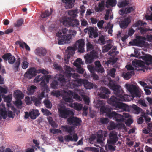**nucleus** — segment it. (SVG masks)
<instances>
[{"mask_svg": "<svg viewBox=\"0 0 152 152\" xmlns=\"http://www.w3.org/2000/svg\"><path fill=\"white\" fill-rule=\"evenodd\" d=\"M23 23V19L22 18L20 19L17 20L16 23L15 24V26L16 27H19L22 25Z\"/></svg>", "mask_w": 152, "mask_h": 152, "instance_id": "nucleus-52", "label": "nucleus"}, {"mask_svg": "<svg viewBox=\"0 0 152 152\" xmlns=\"http://www.w3.org/2000/svg\"><path fill=\"white\" fill-rule=\"evenodd\" d=\"M64 93L62 95V98L63 100L65 102H72L73 101V100L72 98V96L66 92L65 91H64Z\"/></svg>", "mask_w": 152, "mask_h": 152, "instance_id": "nucleus-19", "label": "nucleus"}, {"mask_svg": "<svg viewBox=\"0 0 152 152\" xmlns=\"http://www.w3.org/2000/svg\"><path fill=\"white\" fill-rule=\"evenodd\" d=\"M58 110L60 116L64 118H66L70 116H73L74 115L72 111L64 106H61L58 108Z\"/></svg>", "mask_w": 152, "mask_h": 152, "instance_id": "nucleus-5", "label": "nucleus"}, {"mask_svg": "<svg viewBox=\"0 0 152 152\" xmlns=\"http://www.w3.org/2000/svg\"><path fill=\"white\" fill-rule=\"evenodd\" d=\"M101 90V91L99 94V96L103 99H107L108 94H110L109 90L105 87H102Z\"/></svg>", "mask_w": 152, "mask_h": 152, "instance_id": "nucleus-15", "label": "nucleus"}, {"mask_svg": "<svg viewBox=\"0 0 152 152\" xmlns=\"http://www.w3.org/2000/svg\"><path fill=\"white\" fill-rule=\"evenodd\" d=\"M61 127L63 131L65 132H67L70 135H72V133L73 130L72 126H69L67 125H65L62 126Z\"/></svg>", "mask_w": 152, "mask_h": 152, "instance_id": "nucleus-25", "label": "nucleus"}, {"mask_svg": "<svg viewBox=\"0 0 152 152\" xmlns=\"http://www.w3.org/2000/svg\"><path fill=\"white\" fill-rule=\"evenodd\" d=\"M81 25L82 27H86L88 25V23L86 20L85 19H81Z\"/></svg>", "mask_w": 152, "mask_h": 152, "instance_id": "nucleus-64", "label": "nucleus"}, {"mask_svg": "<svg viewBox=\"0 0 152 152\" xmlns=\"http://www.w3.org/2000/svg\"><path fill=\"white\" fill-rule=\"evenodd\" d=\"M11 56V54L10 53H7L4 54L2 56V58L5 61H9Z\"/></svg>", "mask_w": 152, "mask_h": 152, "instance_id": "nucleus-46", "label": "nucleus"}, {"mask_svg": "<svg viewBox=\"0 0 152 152\" xmlns=\"http://www.w3.org/2000/svg\"><path fill=\"white\" fill-rule=\"evenodd\" d=\"M134 71H130L127 73H123L122 74L124 78L126 80H128L131 78L132 74H134Z\"/></svg>", "mask_w": 152, "mask_h": 152, "instance_id": "nucleus-35", "label": "nucleus"}, {"mask_svg": "<svg viewBox=\"0 0 152 152\" xmlns=\"http://www.w3.org/2000/svg\"><path fill=\"white\" fill-rule=\"evenodd\" d=\"M16 99H21L23 98L22 92L19 90H17L14 92Z\"/></svg>", "mask_w": 152, "mask_h": 152, "instance_id": "nucleus-32", "label": "nucleus"}, {"mask_svg": "<svg viewBox=\"0 0 152 152\" xmlns=\"http://www.w3.org/2000/svg\"><path fill=\"white\" fill-rule=\"evenodd\" d=\"M115 81L110 80H109L108 85L109 88L114 91V94H117L119 95L118 92H122L124 91L121 88L120 86L116 85L115 84Z\"/></svg>", "mask_w": 152, "mask_h": 152, "instance_id": "nucleus-10", "label": "nucleus"}, {"mask_svg": "<svg viewBox=\"0 0 152 152\" xmlns=\"http://www.w3.org/2000/svg\"><path fill=\"white\" fill-rule=\"evenodd\" d=\"M53 10L52 9H50V11L48 10H45L44 12H42L41 15L42 18H46L50 15L52 13Z\"/></svg>", "mask_w": 152, "mask_h": 152, "instance_id": "nucleus-26", "label": "nucleus"}, {"mask_svg": "<svg viewBox=\"0 0 152 152\" xmlns=\"http://www.w3.org/2000/svg\"><path fill=\"white\" fill-rule=\"evenodd\" d=\"M109 138L107 140V143L111 144H115L118 141V138L117 136V134L115 132H111L109 135Z\"/></svg>", "mask_w": 152, "mask_h": 152, "instance_id": "nucleus-12", "label": "nucleus"}, {"mask_svg": "<svg viewBox=\"0 0 152 152\" xmlns=\"http://www.w3.org/2000/svg\"><path fill=\"white\" fill-rule=\"evenodd\" d=\"M144 59L146 61V64L148 65H152V56L150 55H148L144 56Z\"/></svg>", "mask_w": 152, "mask_h": 152, "instance_id": "nucleus-28", "label": "nucleus"}, {"mask_svg": "<svg viewBox=\"0 0 152 152\" xmlns=\"http://www.w3.org/2000/svg\"><path fill=\"white\" fill-rule=\"evenodd\" d=\"M31 99L36 106H38L40 105L41 103V99L37 98L34 96L31 97Z\"/></svg>", "mask_w": 152, "mask_h": 152, "instance_id": "nucleus-37", "label": "nucleus"}, {"mask_svg": "<svg viewBox=\"0 0 152 152\" xmlns=\"http://www.w3.org/2000/svg\"><path fill=\"white\" fill-rule=\"evenodd\" d=\"M71 26L72 27L77 26L79 24V21L77 19H71Z\"/></svg>", "mask_w": 152, "mask_h": 152, "instance_id": "nucleus-45", "label": "nucleus"}, {"mask_svg": "<svg viewBox=\"0 0 152 152\" xmlns=\"http://www.w3.org/2000/svg\"><path fill=\"white\" fill-rule=\"evenodd\" d=\"M16 59L14 56L11 54L10 59L8 61V63L11 64H13L15 62Z\"/></svg>", "mask_w": 152, "mask_h": 152, "instance_id": "nucleus-59", "label": "nucleus"}, {"mask_svg": "<svg viewBox=\"0 0 152 152\" xmlns=\"http://www.w3.org/2000/svg\"><path fill=\"white\" fill-rule=\"evenodd\" d=\"M117 108L123 110L125 111L129 112L130 110V106L129 107L128 105L120 102Z\"/></svg>", "mask_w": 152, "mask_h": 152, "instance_id": "nucleus-21", "label": "nucleus"}, {"mask_svg": "<svg viewBox=\"0 0 152 152\" xmlns=\"http://www.w3.org/2000/svg\"><path fill=\"white\" fill-rule=\"evenodd\" d=\"M71 19L69 18H64L63 21V24L66 26L69 27L71 26Z\"/></svg>", "mask_w": 152, "mask_h": 152, "instance_id": "nucleus-34", "label": "nucleus"}, {"mask_svg": "<svg viewBox=\"0 0 152 152\" xmlns=\"http://www.w3.org/2000/svg\"><path fill=\"white\" fill-rule=\"evenodd\" d=\"M73 74L71 73H68L66 75L68 77V79H66L64 75L59 74L58 77H57V79L63 86L65 85L67 82H68L72 88L81 86L83 84L84 85L85 79H78L72 80V82H70V77Z\"/></svg>", "mask_w": 152, "mask_h": 152, "instance_id": "nucleus-3", "label": "nucleus"}, {"mask_svg": "<svg viewBox=\"0 0 152 152\" xmlns=\"http://www.w3.org/2000/svg\"><path fill=\"white\" fill-rule=\"evenodd\" d=\"M22 102L21 99H16L15 102V105L16 107L20 109H21L22 108Z\"/></svg>", "mask_w": 152, "mask_h": 152, "instance_id": "nucleus-43", "label": "nucleus"}, {"mask_svg": "<svg viewBox=\"0 0 152 152\" xmlns=\"http://www.w3.org/2000/svg\"><path fill=\"white\" fill-rule=\"evenodd\" d=\"M107 116L110 118H113L117 122H123L125 119L122 115L118 114L114 111L108 113Z\"/></svg>", "mask_w": 152, "mask_h": 152, "instance_id": "nucleus-9", "label": "nucleus"}, {"mask_svg": "<svg viewBox=\"0 0 152 152\" xmlns=\"http://www.w3.org/2000/svg\"><path fill=\"white\" fill-rule=\"evenodd\" d=\"M30 118L34 119L36 118L39 115V113L38 110H33L30 112Z\"/></svg>", "mask_w": 152, "mask_h": 152, "instance_id": "nucleus-27", "label": "nucleus"}, {"mask_svg": "<svg viewBox=\"0 0 152 152\" xmlns=\"http://www.w3.org/2000/svg\"><path fill=\"white\" fill-rule=\"evenodd\" d=\"M74 65L76 67V70L80 74H83V73L84 69L81 68V65L77 63H75Z\"/></svg>", "mask_w": 152, "mask_h": 152, "instance_id": "nucleus-36", "label": "nucleus"}, {"mask_svg": "<svg viewBox=\"0 0 152 152\" xmlns=\"http://www.w3.org/2000/svg\"><path fill=\"white\" fill-rule=\"evenodd\" d=\"M81 96L82 97L85 103L87 104H88L90 102L89 99L86 95H81Z\"/></svg>", "mask_w": 152, "mask_h": 152, "instance_id": "nucleus-49", "label": "nucleus"}, {"mask_svg": "<svg viewBox=\"0 0 152 152\" xmlns=\"http://www.w3.org/2000/svg\"><path fill=\"white\" fill-rule=\"evenodd\" d=\"M71 135H68L64 137V140L66 142H69L70 141H74L76 142L78 138V137L76 133H75L73 135V137L71 136Z\"/></svg>", "mask_w": 152, "mask_h": 152, "instance_id": "nucleus-20", "label": "nucleus"}, {"mask_svg": "<svg viewBox=\"0 0 152 152\" xmlns=\"http://www.w3.org/2000/svg\"><path fill=\"white\" fill-rule=\"evenodd\" d=\"M100 121L102 124H107L109 122V119L107 118H100Z\"/></svg>", "mask_w": 152, "mask_h": 152, "instance_id": "nucleus-63", "label": "nucleus"}, {"mask_svg": "<svg viewBox=\"0 0 152 152\" xmlns=\"http://www.w3.org/2000/svg\"><path fill=\"white\" fill-rule=\"evenodd\" d=\"M67 121L70 125L76 126H80L82 121L80 119L76 117H71L67 119Z\"/></svg>", "mask_w": 152, "mask_h": 152, "instance_id": "nucleus-13", "label": "nucleus"}, {"mask_svg": "<svg viewBox=\"0 0 152 152\" xmlns=\"http://www.w3.org/2000/svg\"><path fill=\"white\" fill-rule=\"evenodd\" d=\"M87 67L88 69L91 72V74L95 72L96 69L95 68L94 66L92 65H88L87 66Z\"/></svg>", "mask_w": 152, "mask_h": 152, "instance_id": "nucleus-54", "label": "nucleus"}, {"mask_svg": "<svg viewBox=\"0 0 152 152\" xmlns=\"http://www.w3.org/2000/svg\"><path fill=\"white\" fill-rule=\"evenodd\" d=\"M115 144H109L107 142V144L106 145V147L107 148H108L110 150L114 151L115 150L116 146L114 145Z\"/></svg>", "mask_w": 152, "mask_h": 152, "instance_id": "nucleus-47", "label": "nucleus"}, {"mask_svg": "<svg viewBox=\"0 0 152 152\" xmlns=\"http://www.w3.org/2000/svg\"><path fill=\"white\" fill-rule=\"evenodd\" d=\"M63 3H65V7L66 9L71 8L74 6L75 0H62Z\"/></svg>", "mask_w": 152, "mask_h": 152, "instance_id": "nucleus-22", "label": "nucleus"}, {"mask_svg": "<svg viewBox=\"0 0 152 152\" xmlns=\"http://www.w3.org/2000/svg\"><path fill=\"white\" fill-rule=\"evenodd\" d=\"M103 131L102 130L98 131L97 132V142L98 143H103Z\"/></svg>", "mask_w": 152, "mask_h": 152, "instance_id": "nucleus-23", "label": "nucleus"}, {"mask_svg": "<svg viewBox=\"0 0 152 152\" xmlns=\"http://www.w3.org/2000/svg\"><path fill=\"white\" fill-rule=\"evenodd\" d=\"M36 76V69L34 67L28 69L24 75V77L25 78L29 79H32Z\"/></svg>", "mask_w": 152, "mask_h": 152, "instance_id": "nucleus-14", "label": "nucleus"}, {"mask_svg": "<svg viewBox=\"0 0 152 152\" xmlns=\"http://www.w3.org/2000/svg\"><path fill=\"white\" fill-rule=\"evenodd\" d=\"M106 3L110 6H114L116 5V0H107Z\"/></svg>", "mask_w": 152, "mask_h": 152, "instance_id": "nucleus-50", "label": "nucleus"}, {"mask_svg": "<svg viewBox=\"0 0 152 152\" xmlns=\"http://www.w3.org/2000/svg\"><path fill=\"white\" fill-rule=\"evenodd\" d=\"M132 64L136 68L135 69L137 71L143 70V72L144 71L143 68L145 66V63L143 61L134 60L132 61Z\"/></svg>", "mask_w": 152, "mask_h": 152, "instance_id": "nucleus-11", "label": "nucleus"}, {"mask_svg": "<svg viewBox=\"0 0 152 152\" xmlns=\"http://www.w3.org/2000/svg\"><path fill=\"white\" fill-rule=\"evenodd\" d=\"M95 68L96 69V71L98 73H102L104 72V70L103 66L99 60L96 61L94 62Z\"/></svg>", "mask_w": 152, "mask_h": 152, "instance_id": "nucleus-17", "label": "nucleus"}, {"mask_svg": "<svg viewBox=\"0 0 152 152\" xmlns=\"http://www.w3.org/2000/svg\"><path fill=\"white\" fill-rule=\"evenodd\" d=\"M44 75H40L37 76L34 80L35 82H37L41 81L43 79Z\"/></svg>", "mask_w": 152, "mask_h": 152, "instance_id": "nucleus-62", "label": "nucleus"}, {"mask_svg": "<svg viewBox=\"0 0 152 152\" xmlns=\"http://www.w3.org/2000/svg\"><path fill=\"white\" fill-rule=\"evenodd\" d=\"M2 97L4 98V102H6L10 103L12 100L11 98L9 96L5 97V95L4 94H3L2 95Z\"/></svg>", "mask_w": 152, "mask_h": 152, "instance_id": "nucleus-51", "label": "nucleus"}, {"mask_svg": "<svg viewBox=\"0 0 152 152\" xmlns=\"http://www.w3.org/2000/svg\"><path fill=\"white\" fill-rule=\"evenodd\" d=\"M50 86L51 87L54 89L57 88L58 86V82L56 80H53Z\"/></svg>", "mask_w": 152, "mask_h": 152, "instance_id": "nucleus-55", "label": "nucleus"}, {"mask_svg": "<svg viewBox=\"0 0 152 152\" xmlns=\"http://www.w3.org/2000/svg\"><path fill=\"white\" fill-rule=\"evenodd\" d=\"M84 86L87 89H91L93 88L94 85L93 83L89 82L88 80L86 79Z\"/></svg>", "mask_w": 152, "mask_h": 152, "instance_id": "nucleus-29", "label": "nucleus"}, {"mask_svg": "<svg viewBox=\"0 0 152 152\" xmlns=\"http://www.w3.org/2000/svg\"><path fill=\"white\" fill-rule=\"evenodd\" d=\"M41 110L42 112L43 113L44 115H46L47 116L52 114V113L49 110L47 109H45L43 108H42Z\"/></svg>", "mask_w": 152, "mask_h": 152, "instance_id": "nucleus-57", "label": "nucleus"}, {"mask_svg": "<svg viewBox=\"0 0 152 152\" xmlns=\"http://www.w3.org/2000/svg\"><path fill=\"white\" fill-rule=\"evenodd\" d=\"M68 29L64 28L61 30H60L59 31L56 33V36L58 37V44L59 45H63L66 43L70 40L71 38L70 35H67Z\"/></svg>", "mask_w": 152, "mask_h": 152, "instance_id": "nucleus-4", "label": "nucleus"}, {"mask_svg": "<svg viewBox=\"0 0 152 152\" xmlns=\"http://www.w3.org/2000/svg\"><path fill=\"white\" fill-rule=\"evenodd\" d=\"M35 54L39 56H44L47 53L46 50L42 47L37 48L35 50Z\"/></svg>", "mask_w": 152, "mask_h": 152, "instance_id": "nucleus-18", "label": "nucleus"}, {"mask_svg": "<svg viewBox=\"0 0 152 152\" xmlns=\"http://www.w3.org/2000/svg\"><path fill=\"white\" fill-rule=\"evenodd\" d=\"M7 112L2 108H1L0 109V115L3 117L4 119H6L7 117Z\"/></svg>", "mask_w": 152, "mask_h": 152, "instance_id": "nucleus-44", "label": "nucleus"}, {"mask_svg": "<svg viewBox=\"0 0 152 152\" xmlns=\"http://www.w3.org/2000/svg\"><path fill=\"white\" fill-rule=\"evenodd\" d=\"M113 47V45L109 43L104 45L102 47V52L103 53L107 52Z\"/></svg>", "mask_w": 152, "mask_h": 152, "instance_id": "nucleus-33", "label": "nucleus"}, {"mask_svg": "<svg viewBox=\"0 0 152 152\" xmlns=\"http://www.w3.org/2000/svg\"><path fill=\"white\" fill-rule=\"evenodd\" d=\"M131 19L129 17L125 18L120 23V26L123 29H125L127 28L129 24L131 22Z\"/></svg>", "mask_w": 152, "mask_h": 152, "instance_id": "nucleus-16", "label": "nucleus"}, {"mask_svg": "<svg viewBox=\"0 0 152 152\" xmlns=\"http://www.w3.org/2000/svg\"><path fill=\"white\" fill-rule=\"evenodd\" d=\"M85 45L84 39H81L76 41L73 47H68L66 50L65 53L67 55H65L64 59L65 61H68L71 56L75 53L77 49L80 53H83L84 51V46Z\"/></svg>", "mask_w": 152, "mask_h": 152, "instance_id": "nucleus-2", "label": "nucleus"}, {"mask_svg": "<svg viewBox=\"0 0 152 152\" xmlns=\"http://www.w3.org/2000/svg\"><path fill=\"white\" fill-rule=\"evenodd\" d=\"M37 88L36 86L32 85L27 88V94L28 95H32L35 91V90Z\"/></svg>", "mask_w": 152, "mask_h": 152, "instance_id": "nucleus-30", "label": "nucleus"}, {"mask_svg": "<svg viewBox=\"0 0 152 152\" xmlns=\"http://www.w3.org/2000/svg\"><path fill=\"white\" fill-rule=\"evenodd\" d=\"M141 116L143 117L144 118L146 122H148L150 121L151 118L150 117L148 116V114L145 113H142L141 115Z\"/></svg>", "mask_w": 152, "mask_h": 152, "instance_id": "nucleus-56", "label": "nucleus"}, {"mask_svg": "<svg viewBox=\"0 0 152 152\" xmlns=\"http://www.w3.org/2000/svg\"><path fill=\"white\" fill-rule=\"evenodd\" d=\"M87 50V51L92 50L94 49V47L92 44L90 42H88L86 44Z\"/></svg>", "mask_w": 152, "mask_h": 152, "instance_id": "nucleus-58", "label": "nucleus"}, {"mask_svg": "<svg viewBox=\"0 0 152 152\" xmlns=\"http://www.w3.org/2000/svg\"><path fill=\"white\" fill-rule=\"evenodd\" d=\"M116 127L115 123L113 122H111L110 125L108 126V129L110 130H112L115 129Z\"/></svg>", "mask_w": 152, "mask_h": 152, "instance_id": "nucleus-60", "label": "nucleus"}, {"mask_svg": "<svg viewBox=\"0 0 152 152\" xmlns=\"http://www.w3.org/2000/svg\"><path fill=\"white\" fill-rule=\"evenodd\" d=\"M116 72V69L113 68L110 69L109 71V75L112 77H115V72Z\"/></svg>", "mask_w": 152, "mask_h": 152, "instance_id": "nucleus-61", "label": "nucleus"}, {"mask_svg": "<svg viewBox=\"0 0 152 152\" xmlns=\"http://www.w3.org/2000/svg\"><path fill=\"white\" fill-rule=\"evenodd\" d=\"M44 103L45 106L47 108H51L52 107V104L50 102L48 99L45 100L44 101Z\"/></svg>", "mask_w": 152, "mask_h": 152, "instance_id": "nucleus-42", "label": "nucleus"}, {"mask_svg": "<svg viewBox=\"0 0 152 152\" xmlns=\"http://www.w3.org/2000/svg\"><path fill=\"white\" fill-rule=\"evenodd\" d=\"M74 109L77 111L81 110L83 108L82 104L77 103H74L73 104Z\"/></svg>", "mask_w": 152, "mask_h": 152, "instance_id": "nucleus-39", "label": "nucleus"}, {"mask_svg": "<svg viewBox=\"0 0 152 152\" xmlns=\"http://www.w3.org/2000/svg\"><path fill=\"white\" fill-rule=\"evenodd\" d=\"M131 108L133 109L134 112L135 113L137 114H139L141 111L142 110L140 108L136 105L134 104H133L132 106H130V109Z\"/></svg>", "mask_w": 152, "mask_h": 152, "instance_id": "nucleus-38", "label": "nucleus"}, {"mask_svg": "<svg viewBox=\"0 0 152 152\" xmlns=\"http://www.w3.org/2000/svg\"><path fill=\"white\" fill-rule=\"evenodd\" d=\"M100 111L103 113H106L107 116L108 113L111 112H110V109L106 107L104 105L101 107L100 108Z\"/></svg>", "mask_w": 152, "mask_h": 152, "instance_id": "nucleus-41", "label": "nucleus"}, {"mask_svg": "<svg viewBox=\"0 0 152 152\" xmlns=\"http://www.w3.org/2000/svg\"><path fill=\"white\" fill-rule=\"evenodd\" d=\"M136 39H134L131 42L132 45L140 46L145 45V40H146L145 37L138 35L136 37Z\"/></svg>", "mask_w": 152, "mask_h": 152, "instance_id": "nucleus-7", "label": "nucleus"}, {"mask_svg": "<svg viewBox=\"0 0 152 152\" xmlns=\"http://www.w3.org/2000/svg\"><path fill=\"white\" fill-rule=\"evenodd\" d=\"M98 58V53L94 50H93L84 56L85 62L87 64L92 63L94 59Z\"/></svg>", "mask_w": 152, "mask_h": 152, "instance_id": "nucleus-6", "label": "nucleus"}, {"mask_svg": "<svg viewBox=\"0 0 152 152\" xmlns=\"http://www.w3.org/2000/svg\"><path fill=\"white\" fill-rule=\"evenodd\" d=\"M98 42L101 45H103L105 43V37L104 35L99 36L98 40Z\"/></svg>", "mask_w": 152, "mask_h": 152, "instance_id": "nucleus-40", "label": "nucleus"}, {"mask_svg": "<svg viewBox=\"0 0 152 152\" xmlns=\"http://www.w3.org/2000/svg\"><path fill=\"white\" fill-rule=\"evenodd\" d=\"M125 86L127 90L132 94L128 95L122 92H118V94H114L118 97L117 98L115 96H113L110 99L107 100L108 103L113 107L117 108L118 104L121 101H129L132 100L134 97H140L141 96V93L138 88L135 85L133 84H126Z\"/></svg>", "mask_w": 152, "mask_h": 152, "instance_id": "nucleus-1", "label": "nucleus"}, {"mask_svg": "<svg viewBox=\"0 0 152 152\" xmlns=\"http://www.w3.org/2000/svg\"><path fill=\"white\" fill-rule=\"evenodd\" d=\"M138 30H140V32L141 34L145 33L147 31H152V29L149 28H144L142 27H140L138 28Z\"/></svg>", "mask_w": 152, "mask_h": 152, "instance_id": "nucleus-48", "label": "nucleus"}, {"mask_svg": "<svg viewBox=\"0 0 152 152\" xmlns=\"http://www.w3.org/2000/svg\"><path fill=\"white\" fill-rule=\"evenodd\" d=\"M105 5L104 2V1H102L101 2L99 3L98 7L95 6V11L97 12H102L104 9Z\"/></svg>", "mask_w": 152, "mask_h": 152, "instance_id": "nucleus-24", "label": "nucleus"}, {"mask_svg": "<svg viewBox=\"0 0 152 152\" xmlns=\"http://www.w3.org/2000/svg\"><path fill=\"white\" fill-rule=\"evenodd\" d=\"M21 59L19 56H17V60L13 65L14 69L15 72L18 70L19 66L20 63Z\"/></svg>", "mask_w": 152, "mask_h": 152, "instance_id": "nucleus-31", "label": "nucleus"}, {"mask_svg": "<svg viewBox=\"0 0 152 152\" xmlns=\"http://www.w3.org/2000/svg\"><path fill=\"white\" fill-rule=\"evenodd\" d=\"M84 31L85 33L88 32L90 38H96L98 36L97 29L96 28L94 29V27L90 26L84 29Z\"/></svg>", "mask_w": 152, "mask_h": 152, "instance_id": "nucleus-8", "label": "nucleus"}, {"mask_svg": "<svg viewBox=\"0 0 152 152\" xmlns=\"http://www.w3.org/2000/svg\"><path fill=\"white\" fill-rule=\"evenodd\" d=\"M128 4V2L126 0H125L119 3L118 6L119 7H122L127 6Z\"/></svg>", "mask_w": 152, "mask_h": 152, "instance_id": "nucleus-53", "label": "nucleus"}]
</instances>
